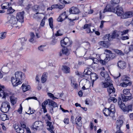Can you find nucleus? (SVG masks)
Wrapping results in <instances>:
<instances>
[{"label":"nucleus","mask_w":133,"mask_h":133,"mask_svg":"<svg viewBox=\"0 0 133 133\" xmlns=\"http://www.w3.org/2000/svg\"><path fill=\"white\" fill-rule=\"evenodd\" d=\"M112 12L115 13L118 16H122L124 11L122 7L117 5L115 6H112L110 4L107 5L104 10L103 12Z\"/></svg>","instance_id":"1"},{"label":"nucleus","mask_w":133,"mask_h":133,"mask_svg":"<svg viewBox=\"0 0 133 133\" xmlns=\"http://www.w3.org/2000/svg\"><path fill=\"white\" fill-rule=\"evenodd\" d=\"M72 44V42L70 41L69 38L65 37L61 41V46L64 48L62 50V52L63 54L68 56L69 55L68 49L65 47V46H71Z\"/></svg>","instance_id":"2"},{"label":"nucleus","mask_w":133,"mask_h":133,"mask_svg":"<svg viewBox=\"0 0 133 133\" xmlns=\"http://www.w3.org/2000/svg\"><path fill=\"white\" fill-rule=\"evenodd\" d=\"M110 80L109 81L107 82H102L101 85L103 88H107V91L110 96H111V95L113 94L115 92V89L113 87V84Z\"/></svg>","instance_id":"3"},{"label":"nucleus","mask_w":133,"mask_h":133,"mask_svg":"<svg viewBox=\"0 0 133 133\" xmlns=\"http://www.w3.org/2000/svg\"><path fill=\"white\" fill-rule=\"evenodd\" d=\"M114 108V105H112L109 108H105V109L103 110V112L106 116H112L115 112Z\"/></svg>","instance_id":"4"},{"label":"nucleus","mask_w":133,"mask_h":133,"mask_svg":"<svg viewBox=\"0 0 133 133\" xmlns=\"http://www.w3.org/2000/svg\"><path fill=\"white\" fill-rule=\"evenodd\" d=\"M48 103L49 105L52 106L53 108L58 107L56 103L51 99H48L47 100L45 101L42 103V109L45 108L46 105Z\"/></svg>","instance_id":"5"},{"label":"nucleus","mask_w":133,"mask_h":133,"mask_svg":"<svg viewBox=\"0 0 133 133\" xmlns=\"http://www.w3.org/2000/svg\"><path fill=\"white\" fill-rule=\"evenodd\" d=\"M43 128V123L41 121H36L32 126L31 128L34 130H42Z\"/></svg>","instance_id":"6"},{"label":"nucleus","mask_w":133,"mask_h":133,"mask_svg":"<svg viewBox=\"0 0 133 133\" xmlns=\"http://www.w3.org/2000/svg\"><path fill=\"white\" fill-rule=\"evenodd\" d=\"M10 16V18L8 21V23L10 24L13 27H19V26L17 25L18 23V21L16 17L13 16Z\"/></svg>","instance_id":"7"},{"label":"nucleus","mask_w":133,"mask_h":133,"mask_svg":"<svg viewBox=\"0 0 133 133\" xmlns=\"http://www.w3.org/2000/svg\"><path fill=\"white\" fill-rule=\"evenodd\" d=\"M10 108L9 103L8 102H4L2 103L0 109L2 112L6 113L8 112Z\"/></svg>","instance_id":"8"},{"label":"nucleus","mask_w":133,"mask_h":133,"mask_svg":"<svg viewBox=\"0 0 133 133\" xmlns=\"http://www.w3.org/2000/svg\"><path fill=\"white\" fill-rule=\"evenodd\" d=\"M24 11L18 12L16 14V18L19 22L22 23L24 22Z\"/></svg>","instance_id":"9"},{"label":"nucleus","mask_w":133,"mask_h":133,"mask_svg":"<svg viewBox=\"0 0 133 133\" xmlns=\"http://www.w3.org/2000/svg\"><path fill=\"white\" fill-rule=\"evenodd\" d=\"M120 107L124 111H127L128 112L131 110L132 105H129L126 107L125 104L122 102L120 105Z\"/></svg>","instance_id":"10"},{"label":"nucleus","mask_w":133,"mask_h":133,"mask_svg":"<svg viewBox=\"0 0 133 133\" xmlns=\"http://www.w3.org/2000/svg\"><path fill=\"white\" fill-rule=\"evenodd\" d=\"M11 82L14 87H16L18 85L21 84L22 83L21 81L15 78L14 77H12L11 78Z\"/></svg>","instance_id":"11"},{"label":"nucleus","mask_w":133,"mask_h":133,"mask_svg":"<svg viewBox=\"0 0 133 133\" xmlns=\"http://www.w3.org/2000/svg\"><path fill=\"white\" fill-rule=\"evenodd\" d=\"M15 78L21 81L24 78V74L21 71H17L15 73Z\"/></svg>","instance_id":"12"},{"label":"nucleus","mask_w":133,"mask_h":133,"mask_svg":"<svg viewBox=\"0 0 133 133\" xmlns=\"http://www.w3.org/2000/svg\"><path fill=\"white\" fill-rule=\"evenodd\" d=\"M4 86H2L0 84V97L3 96L2 98H5L6 96H8L9 94L6 92H5L4 90Z\"/></svg>","instance_id":"13"},{"label":"nucleus","mask_w":133,"mask_h":133,"mask_svg":"<svg viewBox=\"0 0 133 133\" xmlns=\"http://www.w3.org/2000/svg\"><path fill=\"white\" fill-rule=\"evenodd\" d=\"M69 12L70 14H77L79 13L80 11L77 7L73 6L70 9Z\"/></svg>","instance_id":"14"},{"label":"nucleus","mask_w":133,"mask_h":133,"mask_svg":"<svg viewBox=\"0 0 133 133\" xmlns=\"http://www.w3.org/2000/svg\"><path fill=\"white\" fill-rule=\"evenodd\" d=\"M68 17L67 15H66V12L65 11L63 13L59 15V17L57 19V20L58 22H62Z\"/></svg>","instance_id":"15"},{"label":"nucleus","mask_w":133,"mask_h":133,"mask_svg":"<svg viewBox=\"0 0 133 133\" xmlns=\"http://www.w3.org/2000/svg\"><path fill=\"white\" fill-rule=\"evenodd\" d=\"M132 16H133V11H128L123 13L122 16V18L126 19L131 18Z\"/></svg>","instance_id":"16"},{"label":"nucleus","mask_w":133,"mask_h":133,"mask_svg":"<svg viewBox=\"0 0 133 133\" xmlns=\"http://www.w3.org/2000/svg\"><path fill=\"white\" fill-rule=\"evenodd\" d=\"M123 121L122 120H118L116 122V128L117 130H120L121 127L123 125Z\"/></svg>","instance_id":"17"},{"label":"nucleus","mask_w":133,"mask_h":133,"mask_svg":"<svg viewBox=\"0 0 133 133\" xmlns=\"http://www.w3.org/2000/svg\"><path fill=\"white\" fill-rule=\"evenodd\" d=\"M100 74L101 76L105 79V82L109 81L111 80L108 74H105V72H101Z\"/></svg>","instance_id":"18"},{"label":"nucleus","mask_w":133,"mask_h":133,"mask_svg":"<svg viewBox=\"0 0 133 133\" xmlns=\"http://www.w3.org/2000/svg\"><path fill=\"white\" fill-rule=\"evenodd\" d=\"M81 117L80 116L78 118L76 117L75 119V123L77 125L78 127H82V123L81 121Z\"/></svg>","instance_id":"19"},{"label":"nucleus","mask_w":133,"mask_h":133,"mask_svg":"<svg viewBox=\"0 0 133 133\" xmlns=\"http://www.w3.org/2000/svg\"><path fill=\"white\" fill-rule=\"evenodd\" d=\"M93 62L95 64H98L99 63L102 64V65H104L106 63V61L105 60V59L104 60L101 59L98 60V59H92Z\"/></svg>","instance_id":"20"},{"label":"nucleus","mask_w":133,"mask_h":133,"mask_svg":"<svg viewBox=\"0 0 133 133\" xmlns=\"http://www.w3.org/2000/svg\"><path fill=\"white\" fill-rule=\"evenodd\" d=\"M126 63L124 61H119L118 63V66L120 69H123L126 67Z\"/></svg>","instance_id":"21"},{"label":"nucleus","mask_w":133,"mask_h":133,"mask_svg":"<svg viewBox=\"0 0 133 133\" xmlns=\"http://www.w3.org/2000/svg\"><path fill=\"white\" fill-rule=\"evenodd\" d=\"M70 69L69 67L66 65H63L62 66V69L65 73H69L70 71Z\"/></svg>","instance_id":"22"},{"label":"nucleus","mask_w":133,"mask_h":133,"mask_svg":"<svg viewBox=\"0 0 133 133\" xmlns=\"http://www.w3.org/2000/svg\"><path fill=\"white\" fill-rule=\"evenodd\" d=\"M100 45L105 48H108L110 46L109 42L107 41H102L100 42Z\"/></svg>","instance_id":"23"},{"label":"nucleus","mask_w":133,"mask_h":133,"mask_svg":"<svg viewBox=\"0 0 133 133\" xmlns=\"http://www.w3.org/2000/svg\"><path fill=\"white\" fill-rule=\"evenodd\" d=\"M21 87L24 92H25L29 90L30 88V86L29 85H27L25 83L23 84Z\"/></svg>","instance_id":"24"},{"label":"nucleus","mask_w":133,"mask_h":133,"mask_svg":"<svg viewBox=\"0 0 133 133\" xmlns=\"http://www.w3.org/2000/svg\"><path fill=\"white\" fill-rule=\"evenodd\" d=\"M121 97L123 102H126L132 98L131 96L126 95L125 96V95L123 94H122L121 95Z\"/></svg>","instance_id":"25"},{"label":"nucleus","mask_w":133,"mask_h":133,"mask_svg":"<svg viewBox=\"0 0 133 133\" xmlns=\"http://www.w3.org/2000/svg\"><path fill=\"white\" fill-rule=\"evenodd\" d=\"M71 86L75 89L77 88L78 85L76 82L75 79L73 77H72L71 78Z\"/></svg>","instance_id":"26"},{"label":"nucleus","mask_w":133,"mask_h":133,"mask_svg":"<svg viewBox=\"0 0 133 133\" xmlns=\"http://www.w3.org/2000/svg\"><path fill=\"white\" fill-rule=\"evenodd\" d=\"M91 79L92 81H94L96 80L98 78L97 75L95 73H92L90 75Z\"/></svg>","instance_id":"27"},{"label":"nucleus","mask_w":133,"mask_h":133,"mask_svg":"<svg viewBox=\"0 0 133 133\" xmlns=\"http://www.w3.org/2000/svg\"><path fill=\"white\" fill-rule=\"evenodd\" d=\"M113 51L115 53L118 55L123 56L124 55V53L122 52L121 50H119L117 49H114Z\"/></svg>","instance_id":"28"},{"label":"nucleus","mask_w":133,"mask_h":133,"mask_svg":"<svg viewBox=\"0 0 133 133\" xmlns=\"http://www.w3.org/2000/svg\"><path fill=\"white\" fill-rule=\"evenodd\" d=\"M120 0H111V5H110L112 6H115L118 4L119 3Z\"/></svg>","instance_id":"29"},{"label":"nucleus","mask_w":133,"mask_h":133,"mask_svg":"<svg viewBox=\"0 0 133 133\" xmlns=\"http://www.w3.org/2000/svg\"><path fill=\"white\" fill-rule=\"evenodd\" d=\"M123 94L126 96H131V94L130 92V89H124L123 91Z\"/></svg>","instance_id":"30"},{"label":"nucleus","mask_w":133,"mask_h":133,"mask_svg":"<svg viewBox=\"0 0 133 133\" xmlns=\"http://www.w3.org/2000/svg\"><path fill=\"white\" fill-rule=\"evenodd\" d=\"M47 73L45 72L44 73L41 78V81L42 83H44L46 80L47 77Z\"/></svg>","instance_id":"31"},{"label":"nucleus","mask_w":133,"mask_h":133,"mask_svg":"<svg viewBox=\"0 0 133 133\" xmlns=\"http://www.w3.org/2000/svg\"><path fill=\"white\" fill-rule=\"evenodd\" d=\"M15 10L13 9L11 6H10L7 9L6 13L7 14H12Z\"/></svg>","instance_id":"32"},{"label":"nucleus","mask_w":133,"mask_h":133,"mask_svg":"<svg viewBox=\"0 0 133 133\" xmlns=\"http://www.w3.org/2000/svg\"><path fill=\"white\" fill-rule=\"evenodd\" d=\"M131 84V82H128L127 83L126 82L123 81V82L120 84V85L121 86L123 87H126L130 85Z\"/></svg>","instance_id":"33"},{"label":"nucleus","mask_w":133,"mask_h":133,"mask_svg":"<svg viewBox=\"0 0 133 133\" xmlns=\"http://www.w3.org/2000/svg\"><path fill=\"white\" fill-rule=\"evenodd\" d=\"M0 118L2 120L5 121L7 119V115L4 114L0 113Z\"/></svg>","instance_id":"34"},{"label":"nucleus","mask_w":133,"mask_h":133,"mask_svg":"<svg viewBox=\"0 0 133 133\" xmlns=\"http://www.w3.org/2000/svg\"><path fill=\"white\" fill-rule=\"evenodd\" d=\"M49 24L50 27L51 29L53 28V20L52 17H50L49 19Z\"/></svg>","instance_id":"35"},{"label":"nucleus","mask_w":133,"mask_h":133,"mask_svg":"<svg viewBox=\"0 0 133 133\" xmlns=\"http://www.w3.org/2000/svg\"><path fill=\"white\" fill-rule=\"evenodd\" d=\"M130 78L129 77L124 76L123 77V81L126 82L127 83L128 82H131L130 81Z\"/></svg>","instance_id":"36"},{"label":"nucleus","mask_w":133,"mask_h":133,"mask_svg":"<svg viewBox=\"0 0 133 133\" xmlns=\"http://www.w3.org/2000/svg\"><path fill=\"white\" fill-rule=\"evenodd\" d=\"M6 32H4L0 33V38L4 39L6 37Z\"/></svg>","instance_id":"37"},{"label":"nucleus","mask_w":133,"mask_h":133,"mask_svg":"<svg viewBox=\"0 0 133 133\" xmlns=\"http://www.w3.org/2000/svg\"><path fill=\"white\" fill-rule=\"evenodd\" d=\"M90 68H88L85 69L84 72V74L87 75H91L92 73L89 70Z\"/></svg>","instance_id":"38"},{"label":"nucleus","mask_w":133,"mask_h":133,"mask_svg":"<svg viewBox=\"0 0 133 133\" xmlns=\"http://www.w3.org/2000/svg\"><path fill=\"white\" fill-rule=\"evenodd\" d=\"M109 102L113 101L114 103H115L117 101V99L114 97H110L108 99Z\"/></svg>","instance_id":"39"},{"label":"nucleus","mask_w":133,"mask_h":133,"mask_svg":"<svg viewBox=\"0 0 133 133\" xmlns=\"http://www.w3.org/2000/svg\"><path fill=\"white\" fill-rule=\"evenodd\" d=\"M129 31V30L128 29L124 30L123 31L121 32V36L125 35L128 33Z\"/></svg>","instance_id":"40"},{"label":"nucleus","mask_w":133,"mask_h":133,"mask_svg":"<svg viewBox=\"0 0 133 133\" xmlns=\"http://www.w3.org/2000/svg\"><path fill=\"white\" fill-rule=\"evenodd\" d=\"M19 39L20 40L22 45H24V43L27 41L26 39L25 38V37L21 38H20Z\"/></svg>","instance_id":"41"},{"label":"nucleus","mask_w":133,"mask_h":133,"mask_svg":"<svg viewBox=\"0 0 133 133\" xmlns=\"http://www.w3.org/2000/svg\"><path fill=\"white\" fill-rule=\"evenodd\" d=\"M105 36V37L107 38L108 40L109 41H111L113 38L112 37V36L110 35V34H106Z\"/></svg>","instance_id":"42"},{"label":"nucleus","mask_w":133,"mask_h":133,"mask_svg":"<svg viewBox=\"0 0 133 133\" xmlns=\"http://www.w3.org/2000/svg\"><path fill=\"white\" fill-rule=\"evenodd\" d=\"M10 99L11 103L13 105H14L16 103V100L15 99H14V97L13 96L11 97L10 98Z\"/></svg>","instance_id":"43"},{"label":"nucleus","mask_w":133,"mask_h":133,"mask_svg":"<svg viewBox=\"0 0 133 133\" xmlns=\"http://www.w3.org/2000/svg\"><path fill=\"white\" fill-rule=\"evenodd\" d=\"M47 95L49 97H50L51 98H52L53 100L55 99L56 98L58 99L57 98L55 97L54 96V95L51 93L48 92L47 93Z\"/></svg>","instance_id":"44"},{"label":"nucleus","mask_w":133,"mask_h":133,"mask_svg":"<svg viewBox=\"0 0 133 133\" xmlns=\"http://www.w3.org/2000/svg\"><path fill=\"white\" fill-rule=\"evenodd\" d=\"M61 31L60 30H58L55 34L56 36H60L63 35V34L60 32Z\"/></svg>","instance_id":"45"},{"label":"nucleus","mask_w":133,"mask_h":133,"mask_svg":"<svg viewBox=\"0 0 133 133\" xmlns=\"http://www.w3.org/2000/svg\"><path fill=\"white\" fill-rule=\"evenodd\" d=\"M45 17H44V18L42 20L40 23V25L41 26L43 27L45 25Z\"/></svg>","instance_id":"46"},{"label":"nucleus","mask_w":133,"mask_h":133,"mask_svg":"<svg viewBox=\"0 0 133 133\" xmlns=\"http://www.w3.org/2000/svg\"><path fill=\"white\" fill-rule=\"evenodd\" d=\"M91 25V23H89L88 24H84V26L82 27L83 29H86L88 28L89 27H90Z\"/></svg>","instance_id":"47"},{"label":"nucleus","mask_w":133,"mask_h":133,"mask_svg":"<svg viewBox=\"0 0 133 133\" xmlns=\"http://www.w3.org/2000/svg\"><path fill=\"white\" fill-rule=\"evenodd\" d=\"M47 125L48 126H49L50 130H51L53 128V126L52 124V123L50 122H48L47 123Z\"/></svg>","instance_id":"48"},{"label":"nucleus","mask_w":133,"mask_h":133,"mask_svg":"<svg viewBox=\"0 0 133 133\" xmlns=\"http://www.w3.org/2000/svg\"><path fill=\"white\" fill-rule=\"evenodd\" d=\"M129 39V37L127 36H123L121 37V39L122 40H125Z\"/></svg>","instance_id":"49"},{"label":"nucleus","mask_w":133,"mask_h":133,"mask_svg":"<svg viewBox=\"0 0 133 133\" xmlns=\"http://www.w3.org/2000/svg\"><path fill=\"white\" fill-rule=\"evenodd\" d=\"M45 46L41 45L38 47V49L41 51H44V47Z\"/></svg>","instance_id":"50"},{"label":"nucleus","mask_w":133,"mask_h":133,"mask_svg":"<svg viewBox=\"0 0 133 133\" xmlns=\"http://www.w3.org/2000/svg\"><path fill=\"white\" fill-rule=\"evenodd\" d=\"M58 4H54L52 5L51 6V9L52 10L53 9H58Z\"/></svg>","instance_id":"51"},{"label":"nucleus","mask_w":133,"mask_h":133,"mask_svg":"<svg viewBox=\"0 0 133 133\" xmlns=\"http://www.w3.org/2000/svg\"><path fill=\"white\" fill-rule=\"evenodd\" d=\"M1 6L2 9L3 10H5L6 9H8L10 6H5L3 5H1Z\"/></svg>","instance_id":"52"},{"label":"nucleus","mask_w":133,"mask_h":133,"mask_svg":"<svg viewBox=\"0 0 133 133\" xmlns=\"http://www.w3.org/2000/svg\"><path fill=\"white\" fill-rule=\"evenodd\" d=\"M22 107L21 105L20 104V107L17 110V111L19 113V114H21L22 113Z\"/></svg>","instance_id":"53"},{"label":"nucleus","mask_w":133,"mask_h":133,"mask_svg":"<svg viewBox=\"0 0 133 133\" xmlns=\"http://www.w3.org/2000/svg\"><path fill=\"white\" fill-rule=\"evenodd\" d=\"M65 7V5L64 4L60 5L58 4V8L61 9Z\"/></svg>","instance_id":"54"},{"label":"nucleus","mask_w":133,"mask_h":133,"mask_svg":"<svg viewBox=\"0 0 133 133\" xmlns=\"http://www.w3.org/2000/svg\"><path fill=\"white\" fill-rule=\"evenodd\" d=\"M117 32V31L116 30H115L113 31V32L112 34V37L113 38H115V36L116 35V34Z\"/></svg>","instance_id":"55"},{"label":"nucleus","mask_w":133,"mask_h":133,"mask_svg":"<svg viewBox=\"0 0 133 133\" xmlns=\"http://www.w3.org/2000/svg\"><path fill=\"white\" fill-rule=\"evenodd\" d=\"M59 1L62 4H68V3L66 1V0H59Z\"/></svg>","instance_id":"56"},{"label":"nucleus","mask_w":133,"mask_h":133,"mask_svg":"<svg viewBox=\"0 0 133 133\" xmlns=\"http://www.w3.org/2000/svg\"><path fill=\"white\" fill-rule=\"evenodd\" d=\"M33 99L37 100V97H29L28 98H26L25 99V100H28L29 99Z\"/></svg>","instance_id":"57"},{"label":"nucleus","mask_w":133,"mask_h":133,"mask_svg":"<svg viewBox=\"0 0 133 133\" xmlns=\"http://www.w3.org/2000/svg\"><path fill=\"white\" fill-rule=\"evenodd\" d=\"M2 5H4L7 6H10L11 5V4L10 3L8 2H5L3 3Z\"/></svg>","instance_id":"58"},{"label":"nucleus","mask_w":133,"mask_h":133,"mask_svg":"<svg viewBox=\"0 0 133 133\" xmlns=\"http://www.w3.org/2000/svg\"><path fill=\"white\" fill-rule=\"evenodd\" d=\"M17 132L18 133H24V130L23 129H21L20 128Z\"/></svg>","instance_id":"59"},{"label":"nucleus","mask_w":133,"mask_h":133,"mask_svg":"<svg viewBox=\"0 0 133 133\" xmlns=\"http://www.w3.org/2000/svg\"><path fill=\"white\" fill-rule=\"evenodd\" d=\"M129 50L130 51L133 50V44H131L129 46Z\"/></svg>","instance_id":"60"},{"label":"nucleus","mask_w":133,"mask_h":133,"mask_svg":"<svg viewBox=\"0 0 133 133\" xmlns=\"http://www.w3.org/2000/svg\"><path fill=\"white\" fill-rule=\"evenodd\" d=\"M69 119L68 118L65 119L64 120V122L65 123L68 124L69 123Z\"/></svg>","instance_id":"61"},{"label":"nucleus","mask_w":133,"mask_h":133,"mask_svg":"<svg viewBox=\"0 0 133 133\" xmlns=\"http://www.w3.org/2000/svg\"><path fill=\"white\" fill-rule=\"evenodd\" d=\"M74 118L73 116H71V121L72 122V123H75V122L74 121Z\"/></svg>","instance_id":"62"},{"label":"nucleus","mask_w":133,"mask_h":133,"mask_svg":"<svg viewBox=\"0 0 133 133\" xmlns=\"http://www.w3.org/2000/svg\"><path fill=\"white\" fill-rule=\"evenodd\" d=\"M105 52H106L108 53L109 54H112L111 51L110 50H108V49H105Z\"/></svg>","instance_id":"63"},{"label":"nucleus","mask_w":133,"mask_h":133,"mask_svg":"<svg viewBox=\"0 0 133 133\" xmlns=\"http://www.w3.org/2000/svg\"><path fill=\"white\" fill-rule=\"evenodd\" d=\"M87 33H89L91 32H92L90 28V27L87 29Z\"/></svg>","instance_id":"64"}]
</instances>
